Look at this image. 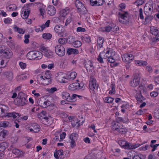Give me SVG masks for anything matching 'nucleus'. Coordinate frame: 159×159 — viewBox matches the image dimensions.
Segmentation results:
<instances>
[{
    "mask_svg": "<svg viewBox=\"0 0 159 159\" xmlns=\"http://www.w3.org/2000/svg\"><path fill=\"white\" fill-rule=\"evenodd\" d=\"M15 30L20 34H24L25 33V31L19 28L16 26L14 27Z\"/></svg>",
    "mask_w": 159,
    "mask_h": 159,
    "instance_id": "603ef678",
    "label": "nucleus"
},
{
    "mask_svg": "<svg viewBox=\"0 0 159 159\" xmlns=\"http://www.w3.org/2000/svg\"><path fill=\"white\" fill-rule=\"evenodd\" d=\"M66 43H68L69 44H71L75 40V38L71 36H69L66 38Z\"/></svg>",
    "mask_w": 159,
    "mask_h": 159,
    "instance_id": "f704fd0d",
    "label": "nucleus"
},
{
    "mask_svg": "<svg viewBox=\"0 0 159 159\" xmlns=\"http://www.w3.org/2000/svg\"><path fill=\"white\" fill-rule=\"evenodd\" d=\"M139 82L140 79L138 77L134 78L130 82V85L133 87H135L139 84Z\"/></svg>",
    "mask_w": 159,
    "mask_h": 159,
    "instance_id": "4468645a",
    "label": "nucleus"
},
{
    "mask_svg": "<svg viewBox=\"0 0 159 159\" xmlns=\"http://www.w3.org/2000/svg\"><path fill=\"white\" fill-rule=\"evenodd\" d=\"M89 84L90 88L91 90H93L95 89H98V85L97 84L96 80L93 76L90 77Z\"/></svg>",
    "mask_w": 159,
    "mask_h": 159,
    "instance_id": "6e6552de",
    "label": "nucleus"
},
{
    "mask_svg": "<svg viewBox=\"0 0 159 159\" xmlns=\"http://www.w3.org/2000/svg\"><path fill=\"white\" fill-rule=\"evenodd\" d=\"M52 119L50 116L47 117L45 121H43V124L46 125H50L52 123Z\"/></svg>",
    "mask_w": 159,
    "mask_h": 159,
    "instance_id": "cd10ccee",
    "label": "nucleus"
},
{
    "mask_svg": "<svg viewBox=\"0 0 159 159\" xmlns=\"http://www.w3.org/2000/svg\"><path fill=\"white\" fill-rule=\"evenodd\" d=\"M17 116H19V114L16 112L8 113L7 112V109L6 108V114H5V115L3 116H7L8 117H12L13 119H15L17 117Z\"/></svg>",
    "mask_w": 159,
    "mask_h": 159,
    "instance_id": "a211bd4d",
    "label": "nucleus"
},
{
    "mask_svg": "<svg viewBox=\"0 0 159 159\" xmlns=\"http://www.w3.org/2000/svg\"><path fill=\"white\" fill-rule=\"evenodd\" d=\"M6 66V64L4 63V60L3 59H0V67H4Z\"/></svg>",
    "mask_w": 159,
    "mask_h": 159,
    "instance_id": "680f3d73",
    "label": "nucleus"
},
{
    "mask_svg": "<svg viewBox=\"0 0 159 159\" xmlns=\"http://www.w3.org/2000/svg\"><path fill=\"white\" fill-rule=\"evenodd\" d=\"M66 53L69 55L72 54H77L79 53V51L76 49L69 48L67 49Z\"/></svg>",
    "mask_w": 159,
    "mask_h": 159,
    "instance_id": "5701e85b",
    "label": "nucleus"
},
{
    "mask_svg": "<svg viewBox=\"0 0 159 159\" xmlns=\"http://www.w3.org/2000/svg\"><path fill=\"white\" fill-rule=\"evenodd\" d=\"M44 56L48 58H52L53 57V52L50 50L48 49L44 53Z\"/></svg>",
    "mask_w": 159,
    "mask_h": 159,
    "instance_id": "c756f323",
    "label": "nucleus"
},
{
    "mask_svg": "<svg viewBox=\"0 0 159 159\" xmlns=\"http://www.w3.org/2000/svg\"><path fill=\"white\" fill-rule=\"evenodd\" d=\"M105 31L108 32L111 31L113 32H115V27H113L112 24H110L109 25L105 27Z\"/></svg>",
    "mask_w": 159,
    "mask_h": 159,
    "instance_id": "2f4dec72",
    "label": "nucleus"
},
{
    "mask_svg": "<svg viewBox=\"0 0 159 159\" xmlns=\"http://www.w3.org/2000/svg\"><path fill=\"white\" fill-rule=\"evenodd\" d=\"M113 100V98L111 97H106L104 99L105 102L108 103H111Z\"/></svg>",
    "mask_w": 159,
    "mask_h": 159,
    "instance_id": "864d4df0",
    "label": "nucleus"
},
{
    "mask_svg": "<svg viewBox=\"0 0 159 159\" xmlns=\"http://www.w3.org/2000/svg\"><path fill=\"white\" fill-rule=\"evenodd\" d=\"M46 76L45 77V78H47L48 80V83H46V84H49L51 83L52 82L51 76L52 75L50 73L49 71H48L45 72Z\"/></svg>",
    "mask_w": 159,
    "mask_h": 159,
    "instance_id": "412c9836",
    "label": "nucleus"
},
{
    "mask_svg": "<svg viewBox=\"0 0 159 159\" xmlns=\"http://www.w3.org/2000/svg\"><path fill=\"white\" fill-rule=\"evenodd\" d=\"M104 39L102 37H99L97 42L98 46L99 47V49L102 47V44L104 42Z\"/></svg>",
    "mask_w": 159,
    "mask_h": 159,
    "instance_id": "e433bc0d",
    "label": "nucleus"
},
{
    "mask_svg": "<svg viewBox=\"0 0 159 159\" xmlns=\"http://www.w3.org/2000/svg\"><path fill=\"white\" fill-rule=\"evenodd\" d=\"M59 43L61 44H64L66 43V38H60L58 39Z\"/></svg>",
    "mask_w": 159,
    "mask_h": 159,
    "instance_id": "6e6d98bb",
    "label": "nucleus"
},
{
    "mask_svg": "<svg viewBox=\"0 0 159 159\" xmlns=\"http://www.w3.org/2000/svg\"><path fill=\"white\" fill-rule=\"evenodd\" d=\"M115 87L116 85L115 84L113 83H112L111 85L110 88L111 90L109 91V93L111 94H114L115 93Z\"/></svg>",
    "mask_w": 159,
    "mask_h": 159,
    "instance_id": "72a5a7b5",
    "label": "nucleus"
},
{
    "mask_svg": "<svg viewBox=\"0 0 159 159\" xmlns=\"http://www.w3.org/2000/svg\"><path fill=\"white\" fill-rule=\"evenodd\" d=\"M135 63L139 66H145L147 65V62L144 61H136Z\"/></svg>",
    "mask_w": 159,
    "mask_h": 159,
    "instance_id": "c9c22d12",
    "label": "nucleus"
},
{
    "mask_svg": "<svg viewBox=\"0 0 159 159\" xmlns=\"http://www.w3.org/2000/svg\"><path fill=\"white\" fill-rule=\"evenodd\" d=\"M30 35L29 34H25V35L24 37L25 39L24 40V42L26 44L28 43L29 42V38H30Z\"/></svg>",
    "mask_w": 159,
    "mask_h": 159,
    "instance_id": "13d9d810",
    "label": "nucleus"
},
{
    "mask_svg": "<svg viewBox=\"0 0 159 159\" xmlns=\"http://www.w3.org/2000/svg\"><path fill=\"white\" fill-rule=\"evenodd\" d=\"M64 75L65 74L63 73H60L57 76V80L58 81L60 82H64V81L63 80L65 79V78L64 76Z\"/></svg>",
    "mask_w": 159,
    "mask_h": 159,
    "instance_id": "4be33fe9",
    "label": "nucleus"
},
{
    "mask_svg": "<svg viewBox=\"0 0 159 159\" xmlns=\"http://www.w3.org/2000/svg\"><path fill=\"white\" fill-rule=\"evenodd\" d=\"M30 11V8L25 9L22 12L21 14L22 15V17L24 19L27 18L29 16Z\"/></svg>",
    "mask_w": 159,
    "mask_h": 159,
    "instance_id": "2eb2a0df",
    "label": "nucleus"
},
{
    "mask_svg": "<svg viewBox=\"0 0 159 159\" xmlns=\"http://www.w3.org/2000/svg\"><path fill=\"white\" fill-rule=\"evenodd\" d=\"M3 75L8 80H11L13 79V74L11 71H6L3 73Z\"/></svg>",
    "mask_w": 159,
    "mask_h": 159,
    "instance_id": "dca6fc26",
    "label": "nucleus"
},
{
    "mask_svg": "<svg viewBox=\"0 0 159 159\" xmlns=\"http://www.w3.org/2000/svg\"><path fill=\"white\" fill-rule=\"evenodd\" d=\"M42 54L41 52L35 51H30L27 54V57L30 60L37 58V59H40L42 58Z\"/></svg>",
    "mask_w": 159,
    "mask_h": 159,
    "instance_id": "f257e3e1",
    "label": "nucleus"
},
{
    "mask_svg": "<svg viewBox=\"0 0 159 159\" xmlns=\"http://www.w3.org/2000/svg\"><path fill=\"white\" fill-rule=\"evenodd\" d=\"M120 18L119 21L120 22L125 24L129 22V15L127 12H125L123 13H119Z\"/></svg>",
    "mask_w": 159,
    "mask_h": 159,
    "instance_id": "423d86ee",
    "label": "nucleus"
},
{
    "mask_svg": "<svg viewBox=\"0 0 159 159\" xmlns=\"http://www.w3.org/2000/svg\"><path fill=\"white\" fill-rule=\"evenodd\" d=\"M69 12V11L68 10L63 9L61 11V14L62 16L65 17Z\"/></svg>",
    "mask_w": 159,
    "mask_h": 159,
    "instance_id": "5fc2aeb1",
    "label": "nucleus"
},
{
    "mask_svg": "<svg viewBox=\"0 0 159 159\" xmlns=\"http://www.w3.org/2000/svg\"><path fill=\"white\" fill-rule=\"evenodd\" d=\"M16 100L18 102V104L20 106H23L27 102L25 97L20 98H16Z\"/></svg>",
    "mask_w": 159,
    "mask_h": 159,
    "instance_id": "aec40b11",
    "label": "nucleus"
},
{
    "mask_svg": "<svg viewBox=\"0 0 159 159\" xmlns=\"http://www.w3.org/2000/svg\"><path fill=\"white\" fill-rule=\"evenodd\" d=\"M136 98L138 103L142 102L145 99V98L142 95L141 93H140L139 94H137Z\"/></svg>",
    "mask_w": 159,
    "mask_h": 159,
    "instance_id": "393cba45",
    "label": "nucleus"
},
{
    "mask_svg": "<svg viewBox=\"0 0 159 159\" xmlns=\"http://www.w3.org/2000/svg\"><path fill=\"white\" fill-rule=\"evenodd\" d=\"M76 31L78 32H84L86 30L84 28L79 27L77 28Z\"/></svg>",
    "mask_w": 159,
    "mask_h": 159,
    "instance_id": "0e129e2a",
    "label": "nucleus"
},
{
    "mask_svg": "<svg viewBox=\"0 0 159 159\" xmlns=\"http://www.w3.org/2000/svg\"><path fill=\"white\" fill-rule=\"evenodd\" d=\"M83 86L84 84L83 83L80 84L77 82H75L70 84L68 88L69 90L74 91L82 89L83 88Z\"/></svg>",
    "mask_w": 159,
    "mask_h": 159,
    "instance_id": "7ed1b4c3",
    "label": "nucleus"
},
{
    "mask_svg": "<svg viewBox=\"0 0 159 159\" xmlns=\"http://www.w3.org/2000/svg\"><path fill=\"white\" fill-rule=\"evenodd\" d=\"M42 36L44 39H49L51 38L52 35L50 33H43L42 35Z\"/></svg>",
    "mask_w": 159,
    "mask_h": 159,
    "instance_id": "de8ad7c7",
    "label": "nucleus"
},
{
    "mask_svg": "<svg viewBox=\"0 0 159 159\" xmlns=\"http://www.w3.org/2000/svg\"><path fill=\"white\" fill-rule=\"evenodd\" d=\"M102 52H103L105 54H104V55H103L104 56L103 57L104 59H106V58H107L108 57H111V52H110V50L109 49H108L107 51L105 52L104 51Z\"/></svg>",
    "mask_w": 159,
    "mask_h": 159,
    "instance_id": "79ce46f5",
    "label": "nucleus"
},
{
    "mask_svg": "<svg viewBox=\"0 0 159 159\" xmlns=\"http://www.w3.org/2000/svg\"><path fill=\"white\" fill-rule=\"evenodd\" d=\"M9 124V123L7 121H5L3 122L2 124V126L3 127H7Z\"/></svg>",
    "mask_w": 159,
    "mask_h": 159,
    "instance_id": "774afa93",
    "label": "nucleus"
},
{
    "mask_svg": "<svg viewBox=\"0 0 159 159\" xmlns=\"http://www.w3.org/2000/svg\"><path fill=\"white\" fill-rule=\"evenodd\" d=\"M81 42L79 40H76L74 41L73 43V46L75 48H78L81 45Z\"/></svg>",
    "mask_w": 159,
    "mask_h": 159,
    "instance_id": "37998d69",
    "label": "nucleus"
},
{
    "mask_svg": "<svg viewBox=\"0 0 159 159\" xmlns=\"http://www.w3.org/2000/svg\"><path fill=\"white\" fill-rule=\"evenodd\" d=\"M8 134L6 130H3L0 132V140L2 139Z\"/></svg>",
    "mask_w": 159,
    "mask_h": 159,
    "instance_id": "4c0bfd02",
    "label": "nucleus"
},
{
    "mask_svg": "<svg viewBox=\"0 0 159 159\" xmlns=\"http://www.w3.org/2000/svg\"><path fill=\"white\" fill-rule=\"evenodd\" d=\"M61 96L63 99L66 100L67 101H71L70 99V95L67 92H63L61 93Z\"/></svg>",
    "mask_w": 159,
    "mask_h": 159,
    "instance_id": "b1692460",
    "label": "nucleus"
},
{
    "mask_svg": "<svg viewBox=\"0 0 159 159\" xmlns=\"http://www.w3.org/2000/svg\"><path fill=\"white\" fill-rule=\"evenodd\" d=\"M81 38L83 40L85 41L86 42L89 43L91 42V39L89 36L82 37Z\"/></svg>",
    "mask_w": 159,
    "mask_h": 159,
    "instance_id": "4d7b16f0",
    "label": "nucleus"
},
{
    "mask_svg": "<svg viewBox=\"0 0 159 159\" xmlns=\"http://www.w3.org/2000/svg\"><path fill=\"white\" fill-rule=\"evenodd\" d=\"M19 65L20 68L22 69H25L26 68V64L25 63L23 62H20L19 63Z\"/></svg>",
    "mask_w": 159,
    "mask_h": 159,
    "instance_id": "e2e57ef3",
    "label": "nucleus"
},
{
    "mask_svg": "<svg viewBox=\"0 0 159 159\" xmlns=\"http://www.w3.org/2000/svg\"><path fill=\"white\" fill-rule=\"evenodd\" d=\"M142 156L143 155L141 154L135 155L133 157V159H143L142 158Z\"/></svg>",
    "mask_w": 159,
    "mask_h": 159,
    "instance_id": "338daca9",
    "label": "nucleus"
},
{
    "mask_svg": "<svg viewBox=\"0 0 159 159\" xmlns=\"http://www.w3.org/2000/svg\"><path fill=\"white\" fill-rule=\"evenodd\" d=\"M155 37H153L152 39L153 42H157L159 41V34H158L157 35H155Z\"/></svg>",
    "mask_w": 159,
    "mask_h": 159,
    "instance_id": "052dcab7",
    "label": "nucleus"
},
{
    "mask_svg": "<svg viewBox=\"0 0 159 159\" xmlns=\"http://www.w3.org/2000/svg\"><path fill=\"white\" fill-rule=\"evenodd\" d=\"M27 76L24 75H18L16 77V80L17 81H20L22 80H25L26 79Z\"/></svg>",
    "mask_w": 159,
    "mask_h": 159,
    "instance_id": "a19ab883",
    "label": "nucleus"
},
{
    "mask_svg": "<svg viewBox=\"0 0 159 159\" xmlns=\"http://www.w3.org/2000/svg\"><path fill=\"white\" fill-rule=\"evenodd\" d=\"M7 147V144L6 142L0 143V152H4Z\"/></svg>",
    "mask_w": 159,
    "mask_h": 159,
    "instance_id": "bb28decb",
    "label": "nucleus"
},
{
    "mask_svg": "<svg viewBox=\"0 0 159 159\" xmlns=\"http://www.w3.org/2000/svg\"><path fill=\"white\" fill-rule=\"evenodd\" d=\"M16 6L15 4L10 5L9 7V10L12 11H15L16 9Z\"/></svg>",
    "mask_w": 159,
    "mask_h": 159,
    "instance_id": "bf43d9fd",
    "label": "nucleus"
},
{
    "mask_svg": "<svg viewBox=\"0 0 159 159\" xmlns=\"http://www.w3.org/2000/svg\"><path fill=\"white\" fill-rule=\"evenodd\" d=\"M84 66L87 71L89 72H92L94 69L93 63L90 60L85 62Z\"/></svg>",
    "mask_w": 159,
    "mask_h": 159,
    "instance_id": "9b49d317",
    "label": "nucleus"
},
{
    "mask_svg": "<svg viewBox=\"0 0 159 159\" xmlns=\"http://www.w3.org/2000/svg\"><path fill=\"white\" fill-rule=\"evenodd\" d=\"M108 59H107L108 61L110 63H113L115 61V59L113 57H108Z\"/></svg>",
    "mask_w": 159,
    "mask_h": 159,
    "instance_id": "69168bd1",
    "label": "nucleus"
},
{
    "mask_svg": "<svg viewBox=\"0 0 159 159\" xmlns=\"http://www.w3.org/2000/svg\"><path fill=\"white\" fill-rule=\"evenodd\" d=\"M123 127V126L121 125V127H120L117 131L119 132L121 134H125L126 131V130L125 128Z\"/></svg>",
    "mask_w": 159,
    "mask_h": 159,
    "instance_id": "3c124183",
    "label": "nucleus"
},
{
    "mask_svg": "<svg viewBox=\"0 0 159 159\" xmlns=\"http://www.w3.org/2000/svg\"><path fill=\"white\" fill-rule=\"evenodd\" d=\"M151 33L154 36L157 35L159 31L157 27L155 26H152L150 28Z\"/></svg>",
    "mask_w": 159,
    "mask_h": 159,
    "instance_id": "a878e982",
    "label": "nucleus"
},
{
    "mask_svg": "<svg viewBox=\"0 0 159 159\" xmlns=\"http://www.w3.org/2000/svg\"><path fill=\"white\" fill-rule=\"evenodd\" d=\"M62 27L61 26L57 25L55 27L54 30L55 32L60 34L62 32Z\"/></svg>",
    "mask_w": 159,
    "mask_h": 159,
    "instance_id": "473e14b6",
    "label": "nucleus"
},
{
    "mask_svg": "<svg viewBox=\"0 0 159 159\" xmlns=\"http://www.w3.org/2000/svg\"><path fill=\"white\" fill-rule=\"evenodd\" d=\"M145 14L146 16L145 18V23L147 24L151 20L152 17L150 16L149 14H147L146 13V11H145Z\"/></svg>",
    "mask_w": 159,
    "mask_h": 159,
    "instance_id": "ea45409f",
    "label": "nucleus"
},
{
    "mask_svg": "<svg viewBox=\"0 0 159 159\" xmlns=\"http://www.w3.org/2000/svg\"><path fill=\"white\" fill-rule=\"evenodd\" d=\"M123 61L125 63H130L134 58V57L132 54H125L121 56Z\"/></svg>",
    "mask_w": 159,
    "mask_h": 159,
    "instance_id": "0eeeda50",
    "label": "nucleus"
},
{
    "mask_svg": "<svg viewBox=\"0 0 159 159\" xmlns=\"http://www.w3.org/2000/svg\"><path fill=\"white\" fill-rule=\"evenodd\" d=\"M104 54H105V53L103 52H100L98 57L97 59L98 61L101 63H103V58L102 57H103V55H104Z\"/></svg>",
    "mask_w": 159,
    "mask_h": 159,
    "instance_id": "a18cd8bd",
    "label": "nucleus"
},
{
    "mask_svg": "<svg viewBox=\"0 0 159 159\" xmlns=\"http://www.w3.org/2000/svg\"><path fill=\"white\" fill-rule=\"evenodd\" d=\"M33 126H36L35 128H34V133H37L40 131V129L39 128V126L38 124L34 123L32 125Z\"/></svg>",
    "mask_w": 159,
    "mask_h": 159,
    "instance_id": "8fccbe9b",
    "label": "nucleus"
},
{
    "mask_svg": "<svg viewBox=\"0 0 159 159\" xmlns=\"http://www.w3.org/2000/svg\"><path fill=\"white\" fill-rule=\"evenodd\" d=\"M77 97H78L79 98L80 97V96L79 95H77L76 94H72L71 96H70V101H69V102H74L76 100L75 98Z\"/></svg>",
    "mask_w": 159,
    "mask_h": 159,
    "instance_id": "09e8293b",
    "label": "nucleus"
},
{
    "mask_svg": "<svg viewBox=\"0 0 159 159\" xmlns=\"http://www.w3.org/2000/svg\"><path fill=\"white\" fill-rule=\"evenodd\" d=\"M124 143L123 145L121 146L126 149H135L140 146V145L139 143L132 144L126 141H123Z\"/></svg>",
    "mask_w": 159,
    "mask_h": 159,
    "instance_id": "39448f33",
    "label": "nucleus"
},
{
    "mask_svg": "<svg viewBox=\"0 0 159 159\" xmlns=\"http://www.w3.org/2000/svg\"><path fill=\"white\" fill-rule=\"evenodd\" d=\"M78 117L79 118V120L78 119L77 121L76 122V123H78L79 122H80V121H81L80 123H79L78 125H82L83 124L84 122L85 119L84 118L83 116H82L81 115L79 116Z\"/></svg>",
    "mask_w": 159,
    "mask_h": 159,
    "instance_id": "58836bf2",
    "label": "nucleus"
},
{
    "mask_svg": "<svg viewBox=\"0 0 159 159\" xmlns=\"http://www.w3.org/2000/svg\"><path fill=\"white\" fill-rule=\"evenodd\" d=\"M121 126V125L119 124V123H116L114 122L112 123V125L111 126V128L112 129L117 131Z\"/></svg>",
    "mask_w": 159,
    "mask_h": 159,
    "instance_id": "7c9ffc66",
    "label": "nucleus"
},
{
    "mask_svg": "<svg viewBox=\"0 0 159 159\" xmlns=\"http://www.w3.org/2000/svg\"><path fill=\"white\" fill-rule=\"evenodd\" d=\"M153 4L152 3H151L149 4L148 6H146V4L144 7V12L146 11V13L147 14H151L153 11Z\"/></svg>",
    "mask_w": 159,
    "mask_h": 159,
    "instance_id": "ddd939ff",
    "label": "nucleus"
},
{
    "mask_svg": "<svg viewBox=\"0 0 159 159\" xmlns=\"http://www.w3.org/2000/svg\"><path fill=\"white\" fill-rule=\"evenodd\" d=\"M55 51L56 54L59 57L63 56L65 54V50L61 45H57L55 48Z\"/></svg>",
    "mask_w": 159,
    "mask_h": 159,
    "instance_id": "20e7f679",
    "label": "nucleus"
},
{
    "mask_svg": "<svg viewBox=\"0 0 159 159\" xmlns=\"http://www.w3.org/2000/svg\"><path fill=\"white\" fill-rule=\"evenodd\" d=\"M78 134L75 133L71 134L69 138L71 140H76L77 139Z\"/></svg>",
    "mask_w": 159,
    "mask_h": 159,
    "instance_id": "c03bdc74",
    "label": "nucleus"
},
{
    "mask_svg": "<svg viewBox=\"0 0 159 159\" xmlns=\"http://www.w3.org/2000/svg\"><path fill=\"white\" fill-rule=\"evenodd\" d=\"M2 52L3 56L7 59H9L12 56L13 53L11 50L7 47L5 46V49Z\"/></svg>",
    "mask_w": 159,
    "mask_h": 159,
    "instance_id": "1a4fd4ad",
    "label": "nucleus"
},
{
    "mask_svg": "<svg viewBox=\"0 0 159 159\" xmlns=\"http://www.w3.org/2000/svg\"><path fill=\"white\" fill-rule=\"evenodd\" d=\"M12 152L17 156L18 157L22 156L23 155V152L17 148H14L12 149Z\"/></svg>",
    "mask_w": 159,
    "mask_h": 159,
    "instance_id": "6ab92c4d",
    "label": "nucleus"
},
{
    "mask_svg": "<svg viewBox=\"0 0 159 159\" xmlns=\"http://www.w3.org/2000/svg\"><path fill=\"white\" fill-rule=\"evenodd\" d=\"M8 45L11 49H15V44L13 41L11 40L10 42H8Z\"/></svg>",
    "mask_w": 159,
    "mask_h": 159,
    "instance_id": "49530a36",
    "label": "nucleus"
},
{
    "mask_svg": "<svg viewBox=\"0 0 159 159\" xmlns=\"http://www.w3.org/2000/svg\"><path fill=\"white\" fill-rule=\"evenodd\" d=\"M48 14L52 16L54 15L56 13V9L53 5H49L47 9Z\"/></svg>",
    "mask_w": 159,
    "mask_h": 159,
    "instance_id": "f8f14e48",
    "label": "nucleus"
},
{
    "mask_svg": "<svg viewBox=\"0 0 159 159\" xmlns=\"http://www.w3.org/2000/svg\"><path fill=\"white\" fill-rule=\"evenodd\" d=\"M7 107L4 105L0 104V116H3L6 114Z\"/></svg>",
    "mask_w": 159,
    "mask_h": 159,
    "instance_id": "f3484780",
    "label": "nucleus"
},
{
    "mask_svg": "<svg viewBox=\"0 0 159 159\" xmlns=\"http://www.w3.org/2000/svg\"><path fill=\"white\" fill-rule=\"evenodd\" d=\"M75 5L77 8L80 14H85L87 12L86 8L83 4L79 0H76L75 2Z\"/></svg>",
    "mask_w": 159,
    "mask_h": 159,
    "instance_id": "f03ea898",
    "label": "nucleus"
},
{
    "mask_svg": "<svg viewBox=\"0 0 159 159\" xmlns=\"http://www.w3.org/2000/svg\"><path fill=\"white\" fill-rule=\"evenodd\" d=\"M49 102L48 100L43 98H40L38 101V105L43 108H46L49 105Z\"/></svg>",
    "mask_w": 159,
    "mask_h": 159,
    "instance_id": "9d476101",
    "label": "nucleus"
},
{
    "mask_svg": "<svg viewBox=\"0 0 159 159\" xmlns=\"http://www.w3.org/2000/svg\"><path fill=\"white\" fill-rule=\"evenodd\" d=\"M76 75L77 74L75 72H72L68 75L67 79L70 80H72L76 78Z\"/></svg>",
    "mask_w": 159,
    "mask_h": 159,
    "instance_id": "c85d7f7f",
    "label": "nucleus"
}]
</instances>
